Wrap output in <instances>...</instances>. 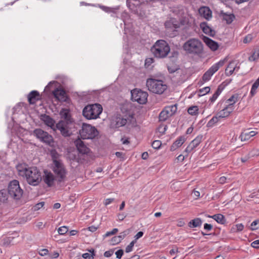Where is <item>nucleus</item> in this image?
<instances>
[{
    "mask_svg": "<svg viewBox=\"0 0 259 259\" xmlns=\"http://www.w3.org/2000/svg\"><path fill=\"white\" fill-rule=\"evenodd\" d=\"M225 59L221 60L218 62L213 64L211 67H210L207 71H206L202 76V80L204 81H207L209 80L213 75V74L215 73L220 67H222L225 63Z\"/></svg>",
    "mask_w": 259,
    "mask_h": 259,
    "instance_id": "obj_13",
    "label": "nucleus"
},
{
    "mask_svg": "<svg viewBox=\"0 0 259 259\" xmlns=\"http://www.w3.org/2000/svg\"><path fill=\"white\" fill-rule=\"evenodd\" d=\"M200 27L203 32L207 35H212V30L211 28L208 25L206 22H202L200 24Z\"/></svg>",
    "mask_w": 259,
    "mask_h": 259,
    "instance_id": "obj_35",
    "label": "nucleus"
},
{
    "mask_svg": "<svg viewBox=\"0 0 259 259\" xmlns=\"http://www.w3.org/2000/svg\"><path fill=\"white\" fill-rule=\"evenodd\" d=\"M231 106V104H225L224 108L218 113V116L221 118L228 117L234 109Z\"/></svg>",
    "mask_w": 259,
    "mask_h": 259,
    "instance_id": "obj_18",
    "label": "nucleus"
},
{
    "mask_svg": "<svg viewBox=\"0 0 259 259\" xmlns=\"http://www.w3.org/2000/svg\"><path fill=\"white\" fill-rule=\"evenodd\" d=\"M253 38V35L251 34L247 35L243 39V42L245 44L248 43L251 41Z\"/></svg>",
    "mask_w": 259,
    "mask_h": 259,
    "instance_id": "obj_52",
    "label": "nucleus"
},
{
    "mask_svg": "<svg viewBox=\"0 0 259 259\" xmlns=\"http://www.w3.org/2000/svg\"><path fill=\"white\" fill-rule=\"evenodd\" d=\"M44 174L45 175L43 178L44 182L48 187H52L54 184L55 176L51 172L48 170H45Z\"/></svg>",
    "mask_w": 259,
    "mask_h": 259,
    "instance_id": "obj_19",
    "label": "nucleus"
},
{
    "mask_svg": "<svg viewBox=\"0 0 259 259\" xmlns=\"http://www.w3.org/2000/svg\"><path fill=\"white\" fill-rule=\"evenodd\" d=\"M54 97L58 101L67 102L69 98L67 96L66 91L62 89H56L53 92Z\"/></svg>",
    "mask_w": 259,
    "mask_h": 259,
    "instance_id": "obj_16",
    "label": "nucleus"
},
{
    "mask_svg": "<svg viewBox=\"0 0 259 259\" xmlns=\"http://www.w3.org/2000/svg\"><path fill=\"white\" fill-rule=\"evenodd\" d=\"M161 145V142L160 140H155L152 143V146L154 149H158Z\"/></svg>",
    "mask_w": 259,
    "mask_h": 259,
    "instance_id": "obj_47",
    "label": "nucleus"
},
{
    "mask_svg": "<svg viewBox=\"0 0 259 259\" xmlns=\"http://www.w3.org/2000/svg\"><path fill=\"white\" fill-rule=\"evenodd\" d=\"M259 87V77L253 83L251 87V89L250 92V96L251 97H253L256 93V90Z\"/></svg>",
    "mask_w": 259,
    "mask_h": 259,
    "instance_id": "obj_37",
    "label": "nucleus"
},
{
    "mask_svg": "<svg viewBox=\"0 0 259 259\" xmlns=\"http://www.w3.org/2000/svg\"><path fill=\"white\" fill-rule=\"evenodd\" d=\"M210 91V89L209 87H206L202 89H200L198 91L199 96H202L208 93Z\"/></svg>",
    "mask_w": 259,
    "mask_h": 259,
    "instance_id": "obj_43",
    "label": "nucleus"
},
{
    "mask_svg": "<svg viewBox=\"0 0 259 259\" xmlns=\"http://www.w3.org/2000/svg\"><path fill=\"white\" fill-rule=\"evenodd\" d=\"M224 87H223L222 85H220L215 93L213 94L211 97L209 99V101L211 103H213L218 98L219 96L221 94L223 90H224Z\"/></svg>",
    "mask_w": 259,
    "mask_h": 259,
    "instance_id": "obj_34",
    "label": "nucleus"
},
{
    "mask_svg": "<svg viewBox=\"0 0 259 259\" xmlns=\"http://www.w3.org/2000/svg\"><path fill=\"white\" fill-rule=\"evenodd\" d=\"M203 140V136L199 135L197 136L193 141L189 144L194 150L196 148Z\"/></svg>",
    "mask_w": 259,
    "mask_h": 259,
    "instance_id": "obj_28",
    "label": "nucleus"
},
{
    "mask_svg": "<svg viewBox=\"0 0 259 259\" xmlns=\"http://www.w3.org/2000/svg\"><path fill=\"white\" fill-rule=\"evenodd\" d=\"M111 243L113 244H118V243H120L121 242V240L117 236H114L113 237H112V238L111 239Z\"/></svg>",
    "mask_w": 259,
    "mask_h": 259,
    "instance_id": "obj_54",
    "label": "nucleus"
},
{
    "mask_svg": "<svg viewBox=\"0 0 259 259\" xmlns=\"http://www.w3.org/2000/svg\"><path fill=\"white\" fill-rule=\"evenodd\" d=\"M251 246L254 248H259V239L253 241L251 243Z\"/></svg>",
    "mask_w": 259,
    "mask_h": 259,
    "instance_id": "obj_59",
    "label": "nucleus"
},
{
    "mask_svg": "<svg viewBox=\"0 0 259 259\" xmlns=\"http://www.w3.org/2000/svg\"><path fill=\"white\" fill-rule=\"evenodd\" d=\"M126 216V215L124 213H118L117 215L118 219L120 221H123L125 219Z\"/></svg>",
    "mask_w": 259,
    "mask_h": 259,
    "instance_id": "obj_64",
    "label": "nucleus"
},
{
    "mask_svg": "<svg viewBox=\"0 0 259 259\" xmlns=\"http://www.w3.org/2000/svg\"><path fill=\"white\" fill-rule=\"evenodd\" d=\"M249 156H254L259 155V150L258 149H253L251 151L249 152L248 154Z\"/></svg>",
    "mask_w": 259,
    "mask_h": 259,
    "instance_id": "obj_55",
    "label": "nucleus"
},
{
    "mask_svg": "<svg viewBox=\"0 0 259 259\" xmlns=\"http://www.w3.org/2000/svg\"><path fill=\"white\" fill-rule=\"evenodd\" d=\"M103 108L99 104H94L86 106L82 110V114L88 119L97 118L102 113Z\"/></svg>",
    "mask_w": 259,
    "mask_h": 259,
    "instance_id": "obj_6",
    "label": "nucleus"
},
{
    "mask_svg": "<svg viewBox=\"0 0 259 259\" xmlns=\"http://www.w3.org/2000/svg\"><path fill=\"white\" fill-rule=\"evenodd\" d=\"M199 12L203 15L206 19H209L211 17V11L208 7H202L199 9Z\"/></svg>",
    "mask_w": 259,
    "mask_h": 259,
    "instance_id": "obj_31",
    "label": "nucleus"
},
{
    "mask_svg": "<svg viewBox=\"0 0 259 259\" xmlns=\"http://www.w3.org/2000/svg\"><path fill=\"white\" fill-rule=\"evenodd\" d=\"M68 231V228L66 226H62L58 228V232L60 235H64Z\"/></svg>",
    "mask_w": 259,
    "mask_h": 259,
    "instance_id": "obj_45",
    "label": "nucleus"
},
{
    "mask_svg": "<svg viewBox=\"0 0 259 259\" xmlns=\"http://www.w3.org/2000/svg\"><path fill=\"white\" fill-rule=\"evenodd\" d=\"M27 98L30 104H34L37 101L40 100V96L38 91H32L29 93Z\"/></svg>",
    "mask_w": 259,
    "mask_h": 259,
    "instance_id": "obj_20",
    "label": "nucleus"
},
{
    "mask_svg": "<svg viewBox=\"0 0 259 259\" xmlns=\"http://www.w3.org/2000/svg\"><path fill=\"white\" fill-rule=\"evenodd\" d=\"M99 7L103 11H104V12H105L106 13H116V10L117 9H116V8L108 7L104 6H102V5H99Z\"/></svg>",
    "mask_w": 259,
    "mask_h": 259,
    "instance_id": "obj_42",
    "label": "nucleus"
},
{
    "mask_svg": "<svg viewBox=\"0 0 259 259\" xmlns=\"http://www.w3.org/2000/svg\"><path fill=\"white\" fill-rule=\"evenodd\" d=\"M113 253V251L112 250H109L106 251L104 252V255L106 257H110Z\"/></svg>",
    "mask_w": 259,
    "mask_h": 259,
    "instance_id": "obj_62",
    "label": "nucleus"
},
{
    "mask_svg": "<svg viewBox=\"0 0 259 259\" xmlns=\"http://www.w3.org/2000/svg\"><path fill=\"white\" fill-rule=\"evenodd\" d=\"M194 149L189 145L187 148L185 149V151L184 152H186V156H188V154L189 153L191 152V151H192Z\"/></svg>",
    "mask_w": 259,
    "mask_h": 259,
    "instance_id": "obj_63",
    "label": "nucleus"
},
{
    "mask_svg": "<svg viewBox=\"0 0 259 259\" xmlns=\"http://www.w3.org/2000/svg\"><path fill=\"white\" fill-rule=\"evenodd\" d=\"M244 226L242 224H238L235 226V228L233 227L232 228V230L236 229L237 231L240 232L243 230Z\"/></svg>",
    "mask_w": 259,
    "mask_h": 259,
    "instance_id": "obj_51",
    "label": "nucleus"
},
{
    "mask_svg": "<svg viewBox=\"0 0 259 259\" xmlns=\"http://www.w3.org/2000/svg\"><path fill=\"white\" fill-rule=\"evenodd\" d=\"M8 190L3 189L0 190V201L5 202L8 200Z\"/></svg>",
    "mask_w": 259,
    "mask_h": 259,
    "instance_id": "obj_40",
    "label": "nucleus"
},
{
    "mask_svg": "<svg viewBox=\"0 0 259 259\" xmlns=\"http://www.w3.org/2000/svg\"><path fill=\"white\" fill-rule=\"evenodd\" d=\"M79 134L83 139H93L98 136L99 132L95 126L84 123Z\"/></svg>",
    "mask_w": 259,
    "mask_h": 259,
    "instance_id": "obj_8",
    "label": "nucleus"
},
{
    "mask_svg": "<svg viewBox=\"0 0 259 259\" xmlns=\"http://www.w3.org/2000/svg\"><path fill=\"white\" fill-rule=\"evenodd\" d=\"M208 218H210L214 220L217 223L221 224H225L226 222V219L224 215L221 213H218L213 215L207 216Z\"/></svg>",
    "mask_w": 259,
    "mask_h": 259,
    "instance_id": "obj_26",
    "label": "nucleus"
},
{
    "mask_svg": "<svg viewBox=\"0 0 259 259\" xmlns=\"http://www.w3.org/2000/svg\"><path fill=\"white\" fill-rule=\"evenodd\" d=\"M257 132L254 131H249L248 130L244 131L241 133L239 138L241 141H246L249 140L251 137H253Z\"/></svg>",
    "mask_w": 259,
    "mask_h": 259,
    "instance_id": "obj_21",
    "label": "nucleus"
},
{
    "mask_svg": "<svg viewBox=\"0 0 259 259\" xmlns=\"http://www.w3.org/2000/svg\"><path fill=\"white\" fill-rule=\"evenodd\" d=\"M259 221L258 220H255L251 224V229L252 230H255L259 228V225H258Z\"/></svg>",
    "mask_w": 259,
    "mask_h": 259,
    "instance_id": "obj_49",
    "label": "nucleus"
},
{
    "mask_svg": "<svg viewBox=\"0 0 259 259\" xmlns=\"http://www.w3.org/2000/svg\"><path fill=\"white\" fill-rule=\"evenodd\" d=\"M127 122V119L123 116L119 115L117 116L114 120V127L118 128L125 125Z\"/></svg>",
    "mask_w": 259,
    "mask_h": 259,
    "instance_id": "obj_24",
    "label": "nucleus"
},
{
    "mask_svg": "<svg viewBox=\"0 0 259 259\" xmlns=\"http://www.w3.org/2000/svg\"><path fill=\"white\" fill-rule=\"evenodd\" d=\"M23 178L28 184L33 186H37L42 180L41 172L35 166L28 167V171Z\"/></svg>",
    "mask_w": 259,
    "mask_h": 259,
    "instance_id": "obj_5",
    "label": "nucleus"
},
{
    "mask_svg": "<svg viewBox=\"0 0 259 259\" xmlns=\"http://www.w3.org/2000/svg\"><path fill=\"white\" fill-rule=\"evenodd\" d=\"M167 128V126L166 125H161L159 126L157 130L160 133L163 135L165 134Z\"/></svg>",
    "mask_w": 259,
    "mask_h": 259,
    "instance_id": "obj_50",
    "label": "nucleus"
},
{
    "mask_svg": "<svg viewBox=\"0 0 259 259\" xmlns=\"http://www.w3.org/2000/svg\"><path fill=\"white\" fill-rule=\"evenodd\" d=\"M212 228V225L210 224L205 223L204 224V229L206 231H210Z\"/></svg>",
    "mask_w": 259,
    "mask_h": 259,
    "instance_id": "obj_60",
    "label": "nucleus"
},
{
    "mask_svg": "<svg viewBox=\"0 0 259 259\" xmlns=\"http://www.w3.org/2000/svg\"><path fill=\"white\" fill-rule=\"evenodd\" d=\"M220 15L222 16L223 20H225L228 24H231L235 19L234 14H228L223 11L221 12Z\"/></svg>",
    "mask_w": 259,
    "mask_h": 259,
    "instance_id": "obj_27",
    "label": "nucleus"
},
{
    "mask_svg": "<svg viewBox=\"0 0 259 259\" xmlns=\"http://www.w3.org/2000/svg\"><path fill=\"white\" fill-rule=\"evenodd\" d=\"M154 56L157 58H164L170 52L168 43L162 39L158 40L151 49Z\"/></svg>",
    "mask_w": 259,
    "mask_h": 259,
    "instance_id": "obj_1",
    "label": "nucleus"
},
{
    "mask_svg": "<svg viewBox=\"0 0 259 259\" xmlns=\"http://www.w3.org/2000/svg\"><path fill=\"white\" fill-rule=\"evenodd\" d=\"M33 135L39 139L41 142L46 144L47 145L53 146L54 141L52 136L41 128L35 129L33 131Z\"/></svg>",
    "mask_w": 259,
    "mask_h": 259,
    "instance_id": "obj_9",
    "label": "nucleus"
},
{
    "mask_svg": "<svg viewBox=\"0 0 259 259\" xmlns=\"http://www.w3.org/2000/svg\"><path fill=\"white\" fill-rule=\"evenodd\" d=\"M179 69V67L176 65H168L167 70L170 73H173Z\"/></svg>",
    "mask_w": 259,
    "mask_h": 259,
    "instance_id": "obj_46",
    "label": "nucleus"
},
{
    "mask_svg": "<svg viewBox=\"0 0 259 259\" xmlns=\"http://www.w3.org/2000/svg\"><path fill=\"white\" fill-rule=\"evenodd\" d=\"M185 140L186 138L184 136H182L179 137L170 146V151H174L179 147H181L185 142Z\"/></svg>",
    "mask_w": 259,
    "mask_h": 259,
    "instance_id": "obj_23",
    "label": "nucleus"
},
{
    "mask_svg": "<svg viewBox=\"0 0 259 259\" xmlns=\"http://www.w3.org/2000/svg\"><path fill=\"white\" fill-rule=\"evenodd\" d=\"M221 118V117H219L218 115L213 116L207 123L206 126L208 127H211L214 126V125L217 123L219 120Z\"/></svg>",
    "mask_w": 259,
    "mask_h": 259,
    "instance_id": "obj_38",
    "label": "nucleus"
},
{
    "mask_svg": "<svg viewBox=\"0 0 259 259\" xmlns=\"http://www.w3.org/2000/svg\"><path fill=\"white\" fill-rule=\"evenodd\" d=\"M45 204V202H39V203H37L34 206V210L35 211L36 210H38V209H39L40 208L42 207Z\"/></svg>",
    "mask_w": 259,
    "mask_h": 259,
    "instance_id": "obj_56",
    "label": "nucleus"
},
{
    "mask_svg": "<svg viewBox=\"0 0 259 259\" xmlns=\"http://www.w3.org/2000/svg\"><path fill=\"white\" fill-rule=\"evenodd\" d=\"M235 61H231L229 63L225 70L226 74L227 76L231 75L235 70Z\"/></svg>",
    "mask_w": 259,
    "mask_h": 259,
    "instance_id": "obj_32",
    "label": "nucleus"
},
{
    "mask_svg": "<svg viewBox=\"0 0 259 259\" xmlns=\"http://www.w3.org/2000/svg\"><path fill=\"white\" fill-rule=\"evenodd\" d=\"M53 158V171L56 176V180L58 183L64 182L66 178L67 174V170L64 164L59 160L55 158L54 155H52Z\"/></svg>",
    "mask_w": 259,
    "mask_h": 259,
    "instance_id": "obj_4",
    "label": "nucleus"
},
{
    "mask_svg": "<svg viewBox=\"0 0 259 259\" xmlns=\"http://www.w3.org/2000/svg\"><path fill=\"white\" fill-rule=\"evenodd\" d=\"M118 232V229L114 228L111 231L107 232L104 235V237H107L111 235L115 234Z\"/></svg>",
    "mask_w": 259,
    "mask_h": 259,
    "instance_id": "obj_53",
    "label": "nucleus"
},
{
    "mask_svg": "<svg viewBox=\"0 0 259 259\" xmlns=\"http://www.w3.org/2000/svg\"><path fill=\"white\" fill-rule=\"evenodd\" d=\"M144 233L142 231H140L137 233V234L135 236L134 238L135 239L134 240H136V242L137 241V240L139 239L140 238L142 237L143 236Z\"/></svg>",
    "mask_w": 259,
    "mask_h": 259,
    "instance_id": "obj_61",
    "label": "nucleus"
},
{
    "mask_svg": "<svg viewBox=\"0 0 259 259\" xmlns=\"http://www.w3.org/2000/svg\"><path fill=\"white\" fill-rule=\"evenodd\" d=\"M202 224V220L199 218H196L191 220L188 224L190 228L200 227Z\"/></svg>",
    "mask_w": 259,
    "mask_h": 259,
    "instance_id": "obj_25",
    "label": "nucleus"
},
{
    "mask_svg": "<svg viewBox=\"0 0 259 259\" xmlns=\"http://www.w3.org/2000/svg\"><path fill=\"white\" fill-rule=\"evenodd\" d=\"M74 143L80 154L86 156L90 155L91 153L90 149L84 144L82 141L78 139L75 140Z\"/></svg>",
    "mask_w": 259,
    "mask_h": 259,
    "instance_id": "obj_15",
    "label": "nucleus"
},
{
    "mask_svg": "<svg viewBox=\"0 0 259 259\" xmlns=\"http://www.w3.org/2000/svg\"><path fill=\"white\" fill-rule=\"evenodd\" d=\"M16 168L18 172V175L22 177H24L25 176H26V174L28 171V167H27L26 165L23 164H18Z\"/></svg>",
    "mask_w": 259,
    "mask_h": 259,
    "instance_id": "obj_29",
    "label": "nucleus"
},
{
    "mask_svg": "<svg viewBox=\"0 0 259 259\" xmlns=\"http://www.w3.org/2000/svg\"><path fill=\"white\" fill-rule=\"evenodd\" d=\"M180 25L181 24L179 21L174 18H171L164 23L166 32L170 37H175L178 34L177 29L180 27Z\"/></svg>",
    "mask_w": 259,
    "mask_h": 259,
    "instance_id": "obj_10",
    "label": "nucleus"
},
{
    "mask_svg": "<svg viewBox=\"0 0 259 259\" xmlns=\"http://www.w3.org/2000/svg\"><path fill=\"white\" fill-rule=\"evenodd\" d=\"M136 240H133L128 245H127L125 248V252L128 253L133 250V247L134 246L135 243H136Z\"/></svg>",
    "mask_w": 259,
    "mask_h": 259,
    "instance_id": "obj_48",
    "label": "nucleus"
},
{
    "mask_svg": "<svg viewBox=\"0 0 259 259\" xmlns=\"http://www.w3.org/2000/svg\"><path fill=\"white\" fill-rule=\"evenodd\" d=\"M177 110V104L165 107L159 115L160 121H164L174 115Z\"/></svg>",
    "mask_w": 259,
    "mask_h": 259,
    "instance_id": "obj_14",
    "label": "nucleus"
},
{
    "mask_svg": "<svg viewBox=\"0 0 259 259\" xmlns=\"http://www.w3.org/2000/svg\"><path fill=\"white\" fill-rule=\"evenodd\" d=\"M8 193L14 199L20 200L23 194V190L20 188L18 181L14 180L8 185Z\"/></svg>",
    "mask_w": 259,
    "mask_h": 259,
    "instance_id": "obj_7",
    "label": "nucleus"
},
{
    "mask_svg": "<svg viewBox=\"0 0 259 259\" xmlns=\"http://www.w3.org/2000/svg\"><path fill=\"white\" fill-rule=\"evenodd\" d=\"M188 112L191 115H196L198 114V107L197 106H192L188 109Z\"/></svg>",
    "mask_w": 259,
    "mask_h": 259,
    "instance_id": "obj_41",
    "label": "nucleus"
},
{
    "mask_svg": "<svg viewBox=\"0 0 259 259\" xmlns=\"http://www.w3.org/2000/svg\"><path fill=\"white\" fill-rule=\"evenodd\" d=\"M74 127V124L66 121H59L56 125V128L60 131L64 137H69L72 134L71 129Z\"/></svg>",
    "mask_w": 259,
    "mask_h": 259,
    "instance_id": "obj_11",
    "label": "nucleus"
},
{
    "mask_svg": "<svg viewBox=\"0 0 259 259\" xmlns=\"http://www.w3.org/2000/svg\"><path fill=\"white\" fill-rule=\"evenodd\" d=\"M204 41L206 44V45L210 48V49L212 51H215L219 48L218 44L207 37H204Z\"/></svg>",
    "mask_w": 259,
    "mask_h": 259,
    "instance_id": "obj_22",
    "label": "nucleus"
},
{
    "mask_svg": "<svg viewBox=\"0 0 259 259\" xmlns=\"http://www.w3.org/2000/svg\"><path fill=\"white\" fill-rule=\"evenodd\" d=\"M60 115L63 120L60 121H66L68 123H72L74 124V121L71 117L69 109L63 108L60 111Z\"/></svg>",
    "mask_w": 259,
    "mask_h": 259,
    "instance_id": "obj_17",
    "label": "nucleus"
},
{
    "mask_svg": "<svg viewBox=\"0 0 259 259\" xmlns=\"http://www.w3.org/2000/svg\"><path fill=\"white\" fill-rule=\"evenodd\" d=\"M126 5L131 10L136 12L137 11V6L139 5V3L136 0H126Z\"/></svg>",
    "mask_w": 259,
    "mask_h": 259,
    "instance_id": "obj_33",
    "label": "nucleus"
},
{
    "mask_svg": "<svg viewBox=\"0 0 259 259\" xmlns=\"http://www.w3.org/2000/svg\"><path fill=\"white\" fill-rule=\"evenodd\" d=\"M184 50L188 54L199 55L203 52V44L197 38H190L186 41L183 46Z\"/></svg>",
    "mask_w": 259,
    "mask_h": 259,
    "instance_id": "obj_2",
    "label": "nucleus"
},
{
    "mask_svg": "<svg viewBox=\"0 0 259 259\" xmlns=\"http://www.w3.org/2000/svg\"><path fill=\"white\" fill-rule=\"evenodd\" d=\"M42 120L45 123L51 128L54 126L55 120L50 116L45 114L42 116Z\"/></svg>",
    "mask_w": 259,
    "mask_h": 259,
    "instance_id": "obj_36",
    "label": "nucleus"
},
{
    "mask_svg": "<svg viewBox=\"0 0 259 259\" xmlns=\"http://www.w3.org/2000/svg\"><path fill=\"white\" fill-rule=\"evenodd\" d=\"M238 100L239 95L238 94H235L225 101V104H231L232 108H234V104Z\"/></svg>",
    "mask_w": 259,
    "mask_h": 259,
    "instance_id": "obj_30",
    "label": "nucleus"
},
{
    "mask_svg": "<svg viewBox=\"0 0 259 259\" xmlns=\"http://www.w3.org/2000/svg\"><path fill=\"white\" fill-rule=\"evenodd\" d=\"M153 62V59L150 58H147L145 60V65L146 67H149L151 65V64Z\"/></svg>",
    "mask_w": 259,
    "mask_h": 259,
    "instance_id": "obj_58",
    "label": "nucleus"
},
{
    "mask_svg": "<svg viewBox=\"0 0 259 259\" xmlns=\"http://www.w3.org/2000/svg\"><path fill=\"white\" fill-rule=\"evenodd\" d=\"M259 58V48L254 49L252 52V55L249 57L248 60L249 61H254Z\"/></svg>",
    "mask_w": 259,
    "mask_h": 259,
    "instance_id": "obj_39",
    "label": "nucleus"
},
{
    "mask_svg": "<svg viewBox=\"0 0 259 259\" xmlns=\"http://www.w3.org/2000/svg\"><path fill=\"white\" fill-rule=\"evenodd\" d=\"M148 93L141 90H134L131 91V98L133 101L137 102L140 104H144L147 101Z\"/></svg>",
    "mask_w": 259,
    "mask_h": 259,
    "instance_id": "obj_12",
    "label": "nucleus"
},
{
    "mask_svg": "<svg viewBox=\"0 0 259 259\" xmlns=\"http://www.w3.org/2000/svg\"><path fill=\"white\" fill-rule=\"evenodd\" d=\"M146 86L150 92L158 95L163 94L167 88L163 81L152 78L147 79Z\"/></svg>",
    "mask_w": 259,
    "mask_h": 259,
    "instance_id": "obj_3",
    "label": "nucleus"
},
{
    "mask_svg": "<svg viewBox=\"0 0 259 259\" xmlns=\"http://www.w3.org/2000/svg\"><path fill=\"white\" fill-rule=\"evenodd\" d=\"M91 253H85L82 255V256L84 259H94V256H95L94 250L93 249L92 251H91Z\"/></svg>",
    "mask_w": 259,
    "mask_h": 259,
    "instance_id": "obj_44",
    "label": "nucleus"
},
{
    "mask_svg": "<svg viewBox=\"0 0 259 259\" xmlns=\"http://www.w3.org/2000/svg\"><path fill=\"white\" fill-rule=\"evenodd\" d=\"M115 254L116 255V257L120 259L123 254V250L122 249H119L115 252Z\"/></svg>",
    "mask_w": 259,
    "mask_h": 259,
    "instance_id": "obj_57",
    "label": "nucleus"
}]
</instances>
